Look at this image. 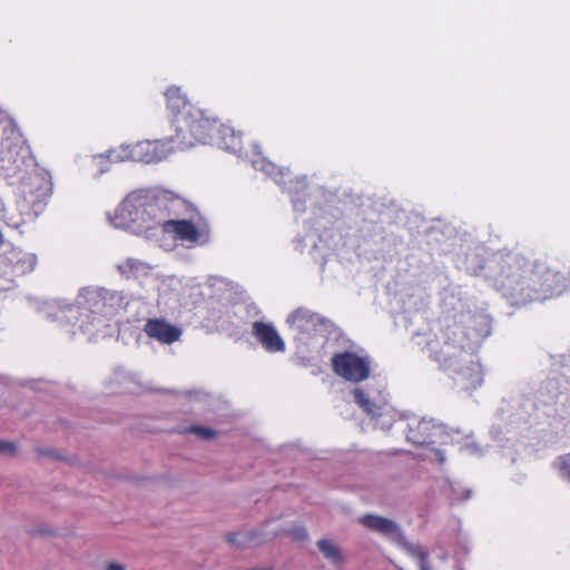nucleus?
<instances>
[{"instance_id": "f03ea898", "label": "nucleus", "mask_w": 570, "mask_h": 570, "mask_svg": "<svg viewBox=\"0 0 570 570\" xmlns=\"http://www.w3.org/2000/svg\"><path fill=\"white\" fill-rule=\"evenodd\" d=\"M183 206L185 203L179 198H170L154 189H136L126 195L114 215H108V219L116 228L151 239L159 232L166 216Z\"/></svg>"}, {"instance_id": "39448f33", "label": "nucleus", "mask_w": 570, "mask_h": 570, "mask_svg": "<svg viewBox=\"0 0 570 570\" xmlns=\"http://www.w3.org/2000/svg\"><path fill=\"white\" fill-rule=\"evenodd\" d=\"M174 126L176 135L171 140L177 149L190 148L198 142L212 144L219 128L217 121L199 108H189L188 114L174 118Z\"/></svg>"}, {"instance_id": "6e6552de", "label": "nucleus", "mask_w": 570, "mask_h": 570, "mask_svg": "<svg viewBox=\"0 0 570 570\" xmlns=\"http://www.w3.org/2000/svg\"><path fill=\"white\" fill-rule=\"evenodd\" d=\"M76 306H69L68 311L71 313V318L76 314L81 316L79 327L83 332H90V326L96 323H104V288L100 287H85L77 297Z\"/></svg>"}, {"instance_id": "a878e982", "label": "nucleus", "mask_w": 570, "mask_h": 570, "mask_svg": "<svg viewBox=\"0 0 570 570\" xmlns=\"http://www.w3.org/2000/svg\"><path fill=\"white\" fill-rule=\"evenodd\" d=\"M371 417L376 421L377 425L382 430H389L393 425V422H395V420L397 417V413L392 407V413H390V414H384L383 415L382 413H380V411H377L376 412V416H371Z\"/></svg>"}, {"instance_id": "1a4fd4ad", "label": "nucleus", "mask_w": 570, "mask_h": 570, "mask_svg": "<svg viewBox=\"0 0 570 570\" xmlns=\"http://www.w3.org/2000/svg\"><path fill=\"white\" fill-rule=\"evenodd\" d=\"M294 338L306 344L315 335H322L332 326L331 322L317 313L301 307L287 317Z\"/></svg>"}, {"instance_id": "2eb2a0df", "label": "nucleus", "mask_w": 570, "mask_h": 570, "mask_svg": "<svg viewBox=\"0 0 570 570\" xmlns=\"http://www.w3.org/2000/svg\"><path fill=\"white\" fill-rule=\"evenodd\" d=\"M252 333L268 353H282L286 348L284 340L272 323L256 321L252 325Z\"/></svg>"}, {"instance_id": "473e14b6", "label": "nucleus", "mask_w": 570, "mask_h": 570, "mask_svg": "<svg viewBox=\"0 0 570 570\" xmlns=\"http://www.w3.org/2000/svg\"><path fill=\"white\" fill-rule=\"evenodd\" d=\"M292 202H293L294 209L296 212H304L305 210V208L301 204V199L298 197H294Z\"/></svg>"}, {"instance_id": "a19ab883", "label": "nucleus", "mask_w": 570, "mask_h": 570, "mask_svg": "<svg viewBox=\"0 0 570 570\" xmlns=\"http://www.w3.org/2000/svg\"><path fill=\"white\" fill-rule=\"evenodd\" d=\"M3 243V236L2 234L0 233V245Z\"/></svg>"}, {"instance_id": "4be33fe9", "label": "nucleus", "mask_w": 570, "mask_h": 570, "mask_svg": "<svg viewBox=\"0 0 570 570\" xmlns=\"http://www.w3.org/2000/svg\"><path fill=\"white\" fill-rule=\"evenodd\" d=\"M26 148L19 142H10L8 140L1 142L2 159L16 164L21 154L26 153Z\"/></svg>"}, {"instance_id": "0eeeda50", "label": "nucleus", "mask_w": 570, "mask_h": 570, "mask_svg": "<svg viewBox=\"0 0 570 570\" xmlns=\"http://www.w3.org/2000/svg\"><path fill=\"white\" fill-rule=\"evenodd\" d=\"M358 523L401 546L410 556L417 559L420 570H431L426 562V552L421 546L406 541L401 527L392 519L367 513L358 518Z\"/></svg>"}, {"instance_id": "6ab92c4d", "label": "nucleus", "mask_w": 570, "mask_h": 570, "mask_svg": "<svg viewBox=\"0 0 570 570\" xmlns=\"http://www.w3.org/2000/svg\"><path fill=\"white\" fill-rule=\"evenodd\" d=\"M254 169L263 171L265 175L272 177L277 184L283 183V178L287 175L283 169L277 168L274 164L268 161L257 150L250 159Z\"/></svg>"}, {"instance_id": "dca6fc26", "label": "nucleus", "mask_w": 570, "mask_h": 570, "mask_svg": "<svg viewBox=\"0 0 570 570\" xmlns=\"http://www.w3.org/2000/svg\"><path fill=\"white\" fill-rule=\"evenodd\" d=\"M145 333L163 344H171L179 340L181 330L161 318L148 320L144 328Z\"/></svg>"}, {"instance_id": "393cba45", "label": "nucleus", "mask_w": 570, "mask_h": 570, "mask_svg": "<svg viewBox=\"0 0 570 570\" xmlns=\"http://www.w3.org/2000/svg\"><path fill=\"white\" fill-rule=\"evenodd\" d=\"M553 468L560 476L570 481V453L561 455L553 461Z\"/></svg>"}, {"instance_id": "4468645a", "label": "nucleus", "mask_w": 570, "mask_h": 570, "mask_svg": "<svg viewBox=\"0 0 570 570\" xmlns=\"http://www.w3.org/2000/svg\"><path fill=\"white\" fill-rule=\"evenodd\" d=\"M353 396L358 406L370 416H376L377 411L383 415L392 413V406L387 403L383 390L354 389Z\"/></svg>"}, {"instance_id": "a211bd4d", "label": "nucleus", "mask_w": 570, "mask_h": 570, "mask_svg": "<svg viewBox=\"0 0 570 570\" xmlns=\"http://www.w3.org/2000/svg\"><path fill=\"white\" fill-rule=\"evenodd\" d=\"M165 95L167 98L168 108L175 114V118L177 116H184L188 114L189 108H196L189 104L179 87L168 88Z\"/></svg>"}, {"instance_id": "cd10ccee", "label": "nucleus", "mask_w": 570, "mask_h": 570, "mask_svg": "<svg viewBox=\"0 0 570 570\" xmlns=\"http://www.w3.org/2000/svg\"><path fill=\"white\" fill-rule=\"evenodd\" d=\"M18 452V446L14 442L0 439V455L13 456Z\"/></svg>"}, {"instance_id": "5701e85b", "label": "nucleus", "mask_w": 570, "mask_h": 570, "mask_svg": "<svg viewBox=\"0 0 570 570\" xmlns=\"http://www.w3.org/2000/svg\"><path fill=\"white\" fill-rule=\"evenodd\" d=\"M145 268V263L135 258H127L124 263L117 265L119 273L126 277L136 276L140 272H144Z\"/></svg>"}, {"instance_id": "f3484780", "label": "nucleus", "mask_w": 570, "mask_h": 570, "mask_svg": "<svg viewBox=\"0 0 570 570\" xmlns=\"http://www.w3.org/2000/svg\"><path fill=\"white\" fill-rule=\"evenodd\" d=\"M212 145H216L222 149L229 150L235 154L242 153L240 138L235 134L234 129L228 126L219 125Z\"/></svg>"}, {"instance_id": "aec40b11", "label": "nucleus", "mask_w": 570, "mask_h": 570, "mask_svg": "<svg viewBox=\"0 0 570 570\" xmlns=\"http://www.w3.org/2000/svg\"><path fill=\"white\" fill-rule=\"evenodd\" d=\"M127 303V298L121 292L104 288V317L125 308Z\"/></svg>"}, {"instance_id": "e433bc0d", "label": "nucleus", "mask_w": 570, "mask_h": 570, "mask_svg": "<svg viewBox=\"0 0 570 570\" xmlns=\"http://www.w3.org/2000/svg\"><path fill=\"white\" fill-rule=\"evenodd\" d=\"M296 185L299 187V190L303 191L306 187V184H305V180L304 179H297L296 180Z\"/></svg>"}, {"instance_id": "4c0bfd02", "label": "nucleus", "mask_w": 570, "mask_h": 570, "mask_svg": "<svg viewBox=\"0 0 570 570\" xmlns=\"http://www.w3.org/2000/svg\"><path fill=\"white\" fill-rule=\"evenodd\" d=\"M227 540L230 542V543H236V534H228L227 535Z\"/></svg>"}, {"instance_id": "f257e3e1", "label": "nucleus", "mask_w": 570, "mask_h": 570, "mask_svg": "<svg viewBox=\"0 0 570 570\" xmlns=\"http://www.w3.org/2000/svg\"><path fill=\"white\" fill-rule=\"evenodd\" d=\"M473 324L469 331L461 323L448 326L443 334V343L432 341L428 348L433 358L453 374V380L464 390H474L481 385V365L474 360L472 352L489 335V323L484 316L468 317Z\"/></svg>"}, {"instance_id": "b1692460", "label": "nucleus", "mask_w": 570, "mask_h": 570, "mask_svg": "<svg viewBox=\"0 0 570 570\" xmlns=\"http://www.w3.org/2000/svg\"><path fill=\"white\" fill-rule=\"evenodd\" d=\"M37 265V257L35 254H22L13 265L14 272L19 274L30 273Z\"/></svg>"}, {"instance_id": "7c9ffc66", "label": "nucleus", "mask_w": 570, "mask_h": 570, "mask_svg": "<svg viewBox=\"0 0 570 570\" xmlns=\"http://www.w3.org/2000/svg\"><path fill=\"white\" fill-rule=\"evenodd\" d=\"M452 491H453V495L456 500H464V499H468L470 497V491L469 490H463V491H459L458 489L455 488H452Z\"/></svg>"}, {"instance_id": "c85d7f7f", "label": "nucleus", "mask_w": 570, "mask_h": 570, "mask_svg": "<svg viewBox=\"0 0 570 570\" xmlns=\"http://www.w3.org/2000/svg\"><path fill=\"white\" fill-rule=\"evenodd\" d=\"M278 533H279L278 530H273V531L266 532V533H261L258 531H254V532H252L249 540L253 543L258 544V543H262L271 538L276 537Z\"/></svg>"}, {"instance_id": "7ed1b4c3", "label": "nucleus", "mask_w": 570, "mask_h": 570, "mask_svg": "<svg viewBox=\"0 0 570 570\" xmlns=\"http://www.w3.org/2000/svg\"><path fill=\"white\" fill-rule=\"evenodd\" d=\"M490 277L494 287L513 305L532 302L535 298V263L518 254L498 255L490 265Z\"/></svg>"}, {"instance_id": "f704fd0d", "label": "nucleus", "mask_w": 570, "mask_h": 570, "mask_svg": "<svg viewBox=\"0 0 570 570\" xmlns=\"http://www.w3.org/2000/svg\"><path fill=\"white\" fill-rule=\"evenodd\" d=\"M435 456L438 458V460L442 463L445 461V456H444V453L441 451V450H435Z\"/></svg>"}, {"instance_id": "20e7f679", "label": "nucleus", "mask_w": 570, "mask_h": 570, "mask_svg": "<svg viewBox=\"0 0 570 570\" xmlns=\"http://www.w3.org/2000/svg\"><path fill=\"white\" fill-rule=\"evenodd\" d=\"M51 180L48 173L33 169L21 180V197L16 204V213H6L3 218L8 226L19 228L33 222L43 210L51 194Z\"/></svg>"}, {"instance_id": "c756f323", "label": "nucleus", "mask_w": 570, "mask_h": 570, "mask_svg": "<svg viewBox=\"0 0 570 570\" xmlns=\"http://www.w3.org/2000/svg\"><path fill=\"white\" fill-rule=\"evenodd\" d=\"M106 155H108V153ZM105 158H108V156L99 155V156L94 158V160L96 161L97 167L99 169V174H104V173H106L108 170V168L105 167V165H102Z\"/></svg>"}, {"instance_id": "423d86ee", "label": "nucleus", "mask_w": 570, "mask_h": 570, "mask_svg": "<svg viewBox=\"0 0 570 570\" xmlns=\"http://www.w3.org/2000/svg\"><path fill=\"white\" fill-rule=\"evenodd\" d=\"M176 148L175 140L168 139L144 140L136 144H124L108 151V159L114 163L127 160L146 164L158 163Z\"/></svg>"}, {"instance_id": "2f4dec72", "label": "nucleus", "mask_w": 570, "mask_h": 570, "mask_svg": "<svg viewBox=\"0 0 570 570\" xmlns=\"http://www.w3.org/2000/svg\"><path fill=\"white\" fill-rule=\"evenodd\" d=\"M464 449L470 454H479V453H481V450L474 443L466 444Z\"/></svg>"}, {"instance_id": "f8f14e48", "label": "nucleus", "mask_w": 570, "mask_h": 570, "mask_svg": "<svg viewBox=\"0 0 570 570\" xmlns=\"http://www.w3.org/2000/svg\"><path fill=\"white\" fill-rule=\"evenodd\" d=\"M406 440L414 445L444 443L448 433L443 425L432 420L419 419L414 415L407 417Z\"/></svg>"}, {"instance_id": "9d476101", "label": "nucleus", "mask_w": 570, "mask_h": 570, "mask_svg": "<svg viewBox=\"0 0 570 570\" xmlns=\"http://www.w3.org/2000/svg\"><path fill=\"white\" fill-rule=\"evenodd\" d=\"M170 216H166L159 232L171 234L174 239L186 244L188 247L202 245L208 242L209 233L205 227L197 226L190 219L178 218V209Z\"/></svg>"}, {"instance_id": "72a5a7b5", "label": "nucleus", "mask_w": 570, "mask_h": 570, "mask_svg": "<svg viewBox=\"0 0 570 570\" xmlns=\"http://www.w3.org/2000/svg\"><path fill=\"white\" fill-rule=\"evenodd\" d=\"M106 570H126V568L120 563L111 562L106 567Z\"/></svg>"}, {"instance_id": "58836bf2", "label": "nucleus", "mask_w": 570, "mask_h": 570, "mask_svg": "<svg viewBox=\"0 0 570 570\" xmlns=\"http://www.w3.org/2000/svg\"><path fill=\"white\" fill-rule=\"evenodd\" d=\"M296 249H298V250H303V246H302V244H301V240H299V239H298V240H296Z\"/></svg>"}, {"instance_id": "ddd939ff", "label": "nucleus", "mask_w": 570, "mask_h": 570, "mask_svg": "<svg viewBox=\"0 0 570 570\" xmlns=\"http://www.w3.org/2000/svg\"><path fill=\"white\" fill-rule=\"evenodd\" d=\"M534 279L537 281V296L534 301L546 299L560 295L567 288V279L558 272L550 271L544 264H535Z\"/></svg>"}, {"instance_id": "c9c22d12", "label": "nucleus", "mask_w": 570, "mask_h": 570, "mask_svg": "<svg viewBox=\"0 0 570 570\" xmlns=\"http://www.w3.org/2000/svg\"><path fill=\"white\" fill-rule=\"evenodd\" d=\"M39 453L41 455H47V456H55L56 455L55 451H52V450H40Z\"/></svg>"}, {"instance_id": "bb28decb", "label": "nucleus", "mask_w": 570, "mask_h": 570, "mask_svg": "<svg viewBox=\"0 0 570 570\" xmlns=\"http://www.w3.org/2000/svg\"><path fill=\"white\" fill-rule=\"evenodd\" d=\"M188 432L196 434L198 438L203 440H209L215 438L216 431L209 428L193 425L188 429Z\"/></svg>"}, {"instance_id": "412c9836", "label": "nucleus", "mask_w": 570, "mask_h": 570, "mask_svg": "<svg viewBox=\"0 0 570 570\" xmlns=\"http://www.w3.org/2000/svg\"><path fill=\"white\" fill-rule=\"evenodd\" d=\"M317 547L323 556L334 564L343 562V556L338 547L327 539H322L317 542Z\"/></svg>"}, {"instance_id": "9b49d317", "label": "nucleus", "mask_w": 570, "mask_h": 570, "mask_svg": "<svg viewBox=\"0 0 570 570\" xmlns=\"http://www.w3.org/2000/svg\"><path fill=\"white\" fill-rule=\"evenodd\" d=\"M334 372L350 382H361L370 376L371 361L368 356H362L353 352H343L332 357Z\"/></svg>"}, {"instance_id": "ea45409f", "label": "nucleus", "mask_w": 570, "mask_h": 570, "mask_svg": "<svg viewBox=\"0 0 570 570\" xmlns=\"http://www.w3.org/2000/svg\"><path fill=\"white\" fill-rule=\"evenodd\" d=\"M298 537L299 538H305L306 537V532L304 530H299L298 531Z\"/></svg>"}]
</instances>
